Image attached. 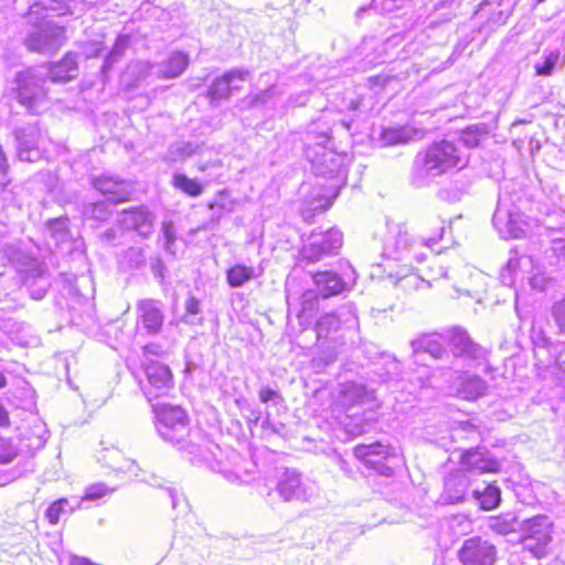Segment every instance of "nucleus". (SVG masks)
I'll use <instances>...</instances> for the list:
<instances>
[{"label": "nucleus", "instance_id": "1", "mask_svg": "<svg viewBox=\"0 0 565 565\" xmlns=\"http://www.w3.org/2000/svg\"><path fill=\"white\" fill-rule=\"evenodd\" d=\"M302 142L303 153L307 160L311 162L313 172L330 180L329 190L332 200H334L341 186L345 183L347 156L328 146L330 143L329 131L328 129H320L317 122L309 126L302 137Z\"/></svg>", "mask_w": 565, "mask_h": 565}, {"label": "nucleus", "instance_id": "2", "mask_svg": "<svg viewBox=\"0 0 565 565\" xmlns=\"http://www.w3.org/2000/svg\"><path fill=\"white\" fill-rule=\"evenodd\" d=\"M468 164V154L449 140L433 142L415 157L412 183L418 188L428 184L429 180L449 172L461 170Z\"/></svg>", "mask_w": 565, "mask_h": 565}, {"label": "nucleus", "instance_id": "3", "mask_svg": "<svg viewBox=\"0 0 565 565\" xmlns=\"http://www.w3.org/2000/svg\"><path fill=\"white\" fill-rule=\"evenodd\" d=\"M26 19L32 25L24 39L29 51L51 54L60 50L64 41V29L46 20V15L42 13V3H32Z\"/></svg>", "mask_w": 565, "mask_h": 565}, {"label": "nucleus", "instance_id": "4", "mask_svg": "<svg viewBox=\"0 0 565 565\" xmlns=\"http://www.w3.org/2000/svg\"><path fill=\"white\" fill-rule=\"evenodd\" d=\"M153 413L156 415V429L162 439L180 445L181 448L188 449L190 454H198L199 446L193 441L185 443V438L190 436L189 417L183 408L180 406H172L168 404L153 405Z\"/></svg>", "mask_w": 565, "mask_h": 565}, {"label": "nucleus", "instance_id": "5", "mask_svg": "<svg viewBox=\"0 0 565 565\" xmlns=\"http://www.w3.org/2000/svg\"><path fill=\"white\" fill-rule=\"evenodd\" d=\"M342 246V233L337 228L312 232L300 249V262L316 264L326 257L338 254Z\"/></svg>", "mask_w": 565, "mask_h": 565}, {"label": "nucleus", "instance_id": "6", "mask_svg": "<svg viewBox=\"0 0 565 565\" xmlns=\"http://www.w3.org/2000/svg\"><path fill=\"white\" fill-rule=\"evenodd\" d=\"M44 75L40 71L29 70L17 76L18 100L31 114H40L46 106Z\"/></svg>", "mask_w": 565, "mask_h": 565}, {"label": "nucleus", "instance_id": "7", "mask_svg": "<svg viewBox=\"0 0 565 565\" xmlns=\"http://www.w3.org/2000/svg\"><path fill=\"white\" fill-rule=\"evenodd\" d=\"M525 533L523 544L537 558L545 556L546 548L552 541L553 523L546 515H535L523 521Z\"/></svg>", "mask_w": 565, "mask_h": 565}, {"label": "nucleus", "instance_id": "8", "mask_svg": "<svg viewBox=\"0 0 565 565\" xmlns=\"http://www.w3.org/2000/svg\"><path fill=\"white\" fill-rule=\"evenodd\" d=\"M458 558L461 565H494L497 547L489 540L472 536L462 543Z\"/></svg>", "mask_w": 565, "mask_h": 565}, {"label": "nucleus", "instance_id": "9", "mask_svg": "<svg viewBox=\"0 0 565 565\" xmlns=\"http://www.w3.org/2000/svg\"><path fill=\"white\" fill-rule=\"evenodd\" d=\"M13 135L19 159L28 162L36 161L40 158L39 145L42 139L38 122L15 128Z\"/></svg>", "mask_w": 565, "mask_h": 565}, {"label": "nucleus", "instance_id": "10", "mask_svg": "<svg viewBox=\"0 0 565 565\" xmlns=\"http://www.w3.org/2000/svg\"><path fill=\"white\" fill-rule=\"evenodd\" d=\"M445 227L440 226L438 235L427 238H414L407 232H399L395 238L396 257L403 260L416 259L418 263L423 262L424 254L418 253V246H427L433 248L441 238Z\"/></svg>", "mask_w": 565, "mask_h": 565}, {"label": "nucleus", "instance_id": "11", "mask_svg": "<svg viewBox=\"0 0 565 565\" xmlns=\"http://www.w3.org/2000/svg\"><path fill=\"white\" fill-rule=\"evenodd\" d=\"M145 372L148 380L145 395L149 401L167 395L173 387L172 373L167 365L159 362H149Z\"/></svg>", "mask_w": 565, "mask_h": 565}, {"label": "nucleus", "instance_id": "12", "mask_svg": "<svg viewBox=\"0 0 565 565\" xmlns=\"http://www.w3.org/2000/svg\"><path fill=\"white\" fill-rule=\"evenodd\" d=\"M355 324V308L353 305H345L334 313L329 312L322 315L316 322V333L318 341L328 339L331 334L335 333L341 326V322Z\"/></svg>", "mask_w": 565, "mask_h": 565}, {"label": "nucleus", "instance_id": "13", "mask_svg": "<svg viewBox=\"0 0 565 565\" xmlns=\"http://www.w3.org/2000/svg\"><path fill=\"white\" fill-rule=\"evenodd\" d=\"M154 216L145 206L124 210L119 215L122 228L135 231L139 236L148 238L153 232Z\"/></svg>", "mask_w": 565, "mask_h": 565}, {"label": "nucleus", "instance_id": "14", "mask_svg": "<svg viewBox=\"0 0 565 565\" xmlns=\"http://www.w3.org/2000/svg\"><path fill=\"white\" fill-rule=\"evenodd\" d=\"M501 204L500 198L499 206L492 217L495 228L505 238H520L524 236L527 231V224L524 222L523 216L520 213L504 211Z\"/></svg>", "mask_w": 565, "mask_h": 565}, {"label": "nucleus", "instance_id": "15", "mask_svg": "<svg viewBox=\"0 0 565 565\" xmlns=\"http://www.w3.org/2000/svg\"><path fill=\"white\" fill-rule=\"evenodd\" d=\"M460 463L468 471L479 473H495L501 470L502 463L495 459L486 448H470L460 456Z\"/></svg>", "mask_w": 565, "mask_h": 565}, {"label": "nucleus", "instance_id": "16", "mask_svg": "<svg viewBox=\"0 0 565 565\" xmlns=\"http://www.w3.org/2000/svg\"><path fill=\"white\" fill-rule=\"evenodd\" d=\"M138 321L147 334H157L161 331L164 315L160 301L153 299L140 300L137 306Z\"/></svg>", "mask_w": 565, "mask_h": 565}, {"label": "nucleus", "instance_id": "17", "mask_svg": "<svg viewBox=\"0 0 565 565\" xmlns=\"http://www.w3.org/2000/svg\"><path fill=\"white\" fill-rule=\"evenodd\" d=\"M277 491L284 501H308L312 495V489L305 484L301 476L294 470H287L277 484Z\"/></svg>", "mask_w": 565, "mask_h": 565}, {"label": "nucleus", "instance_id": "18", "mask_svg": "<svg viewBox=\"0 0 565 565\" xmlns=\"http://www.w3.org/2000/svg\"><path fill=\"white\" fill-rule=\"evenodd\" d=\"M249 72L246 70H231L223 76L214 79L210 86L206 96L210 98L212 105H217L221 100L228 99L233 89H238V86L233 85L235 81H245Z\"/></svg>", "mask_w": 565, "mask_h": 565}, {"label": "nucleus", "instance_id": "19", "mask_svg": "<svg viewBox=\"0 0 565 565\" xmlns=\"http://www.w3.org/2000/svg\"><path fill=\"white\" fill-rule=\"evenodd\" d=\"M93 186L114 203L128 201L132 194V186L129 182L114 175L102 174L93 179Z\"/></svg>", "mask_w": 565, "mask_h": 565}, {"label": "nucleus", "instance_id": "20", "mask_svg": "<svg viewBox=\"0 0 565 565\" xmlns=\"http://www.w3.org/2000/svg\"><path fill=\"white\" fill-rule=\"evenodd\" d=\"M288 313H294L301 326L310 324L312 316L317 310L318 299L312 290H306L299 299H292L289 294L286 296Z\"/></svg>", "mask_w": 565, "mask_h": 565}, {"label": "nucleus", "instance_id": "21", "mask_svg": "<svg viewBox=\"0 0 565 565\" xmlns=\"http://www.w3.org/2000/svg\"><path fill=\"white\" fill-rule=\"evenodd\" d=\"M354 456L363 461L366 466L381 469L382 459H386L393 455V449L388 445L382 443H372L369 445L360 444L353 449Z\"/></svg>", "mask_w": 565, "mask_h": 565}, {"label": "nucleus", "instance_id": "22", "mask_svg": "<svg viewBox=\"0 0 565 565\" xmlns=\"http://www.w3.org/2000/svg\"><path fill=\"white\" fill-rule=\"evenodd\" d=\"M469 478L466 473L457 471L445 479L443 498L447 503L455 504L466 499L469 489Z\"/></svg>", "mask_w": 565, "mask_h": 565}, {"label": "nucleus", "instance_id": "23", "mask_svg": "<svg viewBox=\"0 0 565 565\" xmlns=\"http://www.w3.org/2000/svg\"><path fill=\"white\" fill-rule=\"evenodd\" d=\"M413 352L418 354L420 352L428 353L436 360H443L448 356V351L443 344V338L438 333L424 334L411 342Z\"/></svg>", "mask_w": 565, "mask_h": 565}, {"label": "nucleus", "instance_id": "24", "mask_svg": "<svg viewBox=\"0 0 565 565\" xmlns=\"http://www.w3.org/2000/svg\"><path fill=\"white\" fill-rule=\"evenodd\" d=\"M312 278L319 295L323 298L339 295L345 287L343 279L334 271H318Z\"/></svg>", "mask_w": 565, "mask_h": 565}, {"label": "nucleus", "instance_id": "25", "mask_svg": "<svg viewBox=\"0 0 565 565\" xmlns=\"http://www.w3.org/2000/svg\"><path fill=\"white\" fill-rule=\"evenodd\" d=\"M449 341L455 355H463L477 359L481 355L482 349L473 343L465 330L455 328L450 331Z\"/></svg>", "mask_w": 565, "mask_h": 565}, {"label": "nucleus", "instance_id": "26", "mask_svg": "<svg viewBox=\"0 0 565 565\" xmlns=\"http://www.w3.org/2000/svg\"><path fill=\"white\" fill-rule=\"evenodd\" d=\"M189 65V57L182 52H173L168 60L154 66L153 73L162 78L180 76Z\"/></svg>", "mask_w": 565, "mask_h": 565}, {"label": "nucleus", "instance_id": "27", "mask_svg": "<svg viewBox=\"0 0 565 565\" xmlns=\"http://www.w3.org/2000/svg\"><path fill=\"white\" fill-rule=\"evenodd\" d=\"M488 390V385L483 379L478 375H465L460 377L457 394L467 401H475L483 396Z\"/></svg>", "mask_w": 565, "mask_h": 565}, {"label": "nucleus", "instance_id": "28", "mask_svg": "<svg viewBox=\"0 0 565 565\" xmlns=\"http://www.w3.org/2000/svg\"><path fill=\"white\" fill-rule=\"evenodd\" d=\"M76 56L68 53L61 62L52 65L43 75L44 77L47 76L53 83H63L74 78L76 76Z\"/></svg>", "mask_w": 565, "mask_h": 565}, {"label": "nucleus", "instance_id": "29", "mask_svg": "<svg viewBox=\"0 0 565 565\" xmlns=\"http://www.w3.org/2000/svg\"><path fill=\"white\" fill-rule=\"evenodd\" d=\"M545 232L550 243V250L556 257L557 264L565 268V227L555 228L546 225Z\"/></svg>", "mask_w": 565, "mask_h": 565}, {"label": "nucleus", "instance_id": "30", "mask_svg": "<svg viewBox=\"0 0 565 565\" xmlns=\"http://www.w3.org/2000/svg\"><path fill=\"white\" fill-rule=\"evenodd\" d=\"M260 275L262 271L257 273L255 267L237 264L227 269L226 280L231 287L238 288Z\"/></svg>", "mask_w": 565, "mask_h": 565}, {"label": "nucleus", "instance_id": "31", "mask_svg": "<svg viewBox=\"0 0 565 565\" xmlns=\"http://www.w3.org/2000/svg\"><path fill=\"white\" fill-rule=\"evenodd\" d=\"M472 497L479 502L482 510L489 511L499 505L501 501V490L497 486L488 484L482 491L473 490Z\"/></svg>", "mask_w": 565, "mask_h": 565}, {"label": "nucleus", "instance_id": "32", "mask_svg": "<svg viewBox=\"0 0 565 565\" xmlns=\"http://www.w3.org/2000/svg\"><path fill=\"white\" fill-rule=\"evenodd\" d=\"M46 228L56 245L64 243L70 238L67 217H57L47 221Z\"/></svg>", "mask_w": 565, "mask_h": 565}, {"label": "nucleus", "instance_id": "33", "mask_svg": "<svg viewBox=\"0 0 565 565\" xmlns=\"http://www.w3.org/2000/svg\"><path fill=\"white\" fill-rule=\"evenodd\" d=\"M172 185L193 198L201 195L203 192V186L198 180L190 179L183 173H175L173 175Z\"/></svg>", "mask_w": 565, "mask_h": 565}, {"label": "nucleus", "instance_id": "34", "mask_svg": "<svg viewBox=\"0 0 565 565\" xmlns=\"http://www.w3.org/2000/svg\"><path fill=\"white\" fill-rule=\"evenodd\" d=\"M99 460L115 471L130 470L134 465L131 460L125 459L121 452L116 448L107 449Z\"/></svg>", "mask_w": 565, "mask_h": 565}, {"label": "nucleus", "instance_id": "35", "mask_svg": "<svg viewBox=\"0 0 565 565\" xmlns=\"http://www.w3.org/2000/svg\"><path fill=\"white\" fill-rule=\"evenodd\" d=\"M518 519L514 513H505L493 516L490 520V527L499 534H508L515 531Z\"/></svg>", "mask_w": 565, "mask_h": 565}, {"label": "nucleus", "instance_id": "36", "mask_svg": "<svg viewBox=\"0 0 565 565\" xmlns=\"http://www.w3.org/2000/svg\"><path fill=\"white\" fill-rule=\"evenodd\" d=\"M561 52L558 50L544 53L543 62L534 65L535 74L539 76H551L558 64Z\"/></svg>", "mask_w": 565, "mask_h": 565}, {"label": "nucleus", "instance_id": "37", "mask_svg": "<svg viewBox=\"0 0 565 565\" xmlns=\"http://www.w3.org/2000/svg\"><path fill=\"white\" fill-rule=\"evenodd\" d=\"M83 214L86 218L106 221L110 216L111 211L108 203L96 202L85 205Z\"/></svg>", "mask_w": 565, "mask_h": 565}, {"label": "nucleus", "instance_id": "38", "mask_svg": "<svg viewBox=\"0 0 565 565\" xmlns=\"http://www.w3.org/2000/svg\"><path fill=\"white\" fill-rule=\"evenodd\" d=\"M220 473L231 483H246L252 479L253 470L236 466L235 469L220 468Z\"/></svg>", "mask_w": 565, "mask_h": 565}, {"label": "nucleus", "instance_id": "39", "mask_svg": "<svg viewBox=\"0 0 565 565\" xmlns=\"http://www.w3.org/2000/svg\"><path fill=\"white\" fill-rule=\"evenodd\" d=\"M127 45L128 39L126 36H120L117 39L116 43L113 46V50L106 56L105 62L102 66L103 73H106L108 70H110L113 65L122 56Z\"/></svg>", "mask_w": 565, "mask_h": 565}, {"label": "nucleus", "instance_id": "40", "mask_svg": "<svg viewBox=\"0 0 565 565\" xmlns=\"http://www.w3.org/2000/svg\"><path fill=\"white\" fill-rule=\"evenodd\" d=\"M122 262H125L130 269L142 267L146 263L143 249L141 247L128 248L122 256Z\"/></svg>", "mask_w": 565, "mask_h": 565}, {"label": "nucleus", "instance_id": "41", "mask_svg": "<svg viewBox=\"0 0 565 565\" xmlns=\"http://www.w3.org/2000/svg\"><path fill=\"white\" fill-rule=\"evenodd\" d=\"M196 150V147L191 142H177L169 149V156L173 161L184 160L191 157Z\"/></svg>", "mask_w": 565, "mask_h": 565}, {"label": "nucleus", "instance_id": "42", "mask_svg": "<svg viewBox=\"0 0 565 565\" xmlns=\"http://www.w3.org/2000/svg\"><path fill=\"white\" fill-rule=\"evenodd\" d=\"M382 139L385 145L393 146L408 142L409 135L405 129L393 128L384 130L382 134Z\"/></svg>", "mask_w": 565, "mask_h": 565}, {"label": "nucleus", "instance_id": "43", "mask_svg": "<svg viewBox=\"0 0 565 565\" xmlns=\"http://www.w3.org/2000/svg\"><path fill=\"white\" fill-rule=\"evenodd\" d=\"M18 448L11 440L0 437V465L12 462L18 456Z\"/></svg>", "mask_w": 565, "mask_h": 565}, {"label": "nucleus", "instance_id": "44", "mask_svg": "<svg viewBox=\"0 0 565 565\" xmlns=\"http://www.w3.org/2000/svg\"><path fill=\"white\" fill-rule=\"evenodd\" d=\"M68 501L66 499H60L53 502L46 510V518L51 524H56L60 521L61 514L66 512L68 508Z\"/></svg>", "mask_w": 565, "mask_h": 565}, {"label": "nucleus", "instance_id": "45", "mask_svg": "<svg viewBox=\"0 0 565 565\" xmlns=\"http://www.w3.org/2000/svg\"><path fill=\"white\" fill-rule=\"evenodd\" d=\"M161 232L164 239V249L167 253L171 254L172 256H175L177 252L174 248L175 245V232L173 228L172 223L170 222H163Z\"/></svg>", "mask_w": 565, "mask_h": 565}, {"label": "nucleus", "instance_id": "46", "mask_svg": "<svg viewBox=\"0 0 565 565\" xmlns=\"http://www.w3.org/2000/svg\"><path fill=\"white\" fill-rule=\"evenodd\" d=\"M482 129L477 126H471L461 132L460 140L468 148H475L480 142Z\"/></svg>", "mask_w": 565, "mask_h": 565}, {"label": "nucleus", "instance_id": "47", "mask_svg": "<svg viewBox=\"0 0 565 565\" xmlns=\"http://www.w3.org/2000/svg\"><path fill=\"white\" fill-rule=\"evenodd\" d=\"M184 308H185L184 321L186 323L194 324L195 323L194 317L201 312L200 300L198 298H195L194 296H190L185 300Z\"/></svg>", "mask_w": 565, "mask_h": 565}, {"label": "nucleus", "instance_id": "48", "mask_svg": "<svg viewBox=\"0 0 565 565\" xmlns=\"http://www.w3.org/2000/svg\"><path fill=\"white\" fill-rule=\"evenodd\" d=\"M552 315L562 333H565V296L554 303Z\"/></svg>", "mask_w": 565, "mask_h": 565}, {"label": "nucleus", "instance_id": "49", "mask_svg": "<svg viewBox=\"0 0 565 565\" xmlns=\"http://www.w3.org/2000/svg\"><path fill=\"white\" fill-rule=\"evenodd\" d=\"M345 395L355 403H362L367 395V391L363 385L350 384L347 386Z\"/></svg>", "mask_w": 565, "mask_h": 565}, {"label": "nucleus", "instance_id": "50", "mask_svg": "<svg viewBox=\"0 0 565 565\" xmlns=\"http://www.w3.org/2000/svg\"><path fill=\"white\" fill-rule=\"evenodd\" d=\"M109 492V489L104 483H96L87 487L85 491L86 500H96L103 498Z\"/></svg>", "mask_w": 565, "mask_h": 565}, {"label": "nucleus", "instance_id": "51", "mask_svg": "<svg viewBox=\"0 0 565 565\" xmlns=\"http://www.w3.org/2000/svg\"><path fill=\"white\" fill-rule=\"evenodd\" d=\"M550 284H552L551 278L542 273L533 275L530 279L531 287L540 291L546 290Z\"/></svg>", "mask_w": 565, "mask_h": 565}, {"label": "nucleus", "instance_id": "52", "mask_svg": "<svg viewBox=\"0 0 565 565\" xmlns=\"http://www.w3.org/2000/svg\"><path fill=\"white\" fill-rule=\"evenodd\" d=\"M52 3L47 6H42V13L45 11L52 10L57 11L58 14H65L70 11V2L72 0H51Z\"/></svg>", "mask_w": 565, "mask_h": 565}, {"label": "nucleus", "instance_id": "53", "mask_svg": "<svg viewBox=\"0 0 565 565\" xmlns=\"http://www.w3.org/2000/svg\"><path fill=\"white\" fill-rule=\"evenodd\" d=\"M25 274V279L41 277L44 274L43 266L35 259H32L28 268H20Z\"/></svg>", "mask_w": 565, "mask_h": 565}, {"label": "nucleus", "instance_id": "54", "mask_svg": "<svg viewBox=\"0 0 565 565\" xmlns=\"http://www.w3.org/2000/svg\"><path fill=\"white\" fill-rule=\"evenodd\" d=\"M274 92H275V87L271 86L268 89L263 90L259 94L252 96L250 100H249V105L257 106L260 104H266L268 102V99L273 97Z\"/></svg>", "mask_w": 565, "mask_h": 565}, {"label": "nucleus", "instance_id": "55", "mask_svg": "<svg viewBox=\"0 0 565 565\" xmlns=\"http://www.w3.org/2000/svg\"><path fill=\"white\" fill-rule=\"evenodd\" d=\"M458 4L456 2L446 1V0H438L435 4V10L440 9H450V11L446 14V20L449 21L454 17H456V12L454 9H457Z\"/></svg>", "mask_w": 565, "mask_h": 565}, {"label": "nucleus", "instance_id": "56", "mask_svg": "<svg viewBox=\"0 0 565 565\" xmlns=\"http://www.w3.org/2000/svg\"><path fill=\"white\" fill-rule=\"evenodd\" d=\"M9 170L8 158L3 151L2 146L0 145V183L6 184V177Z\"/></svg>", "mask_w": 565, "mask_h": 565}, {"label": "nucleus", "instance_id": "57", "mask_svg": "<svg viewBox=\"0 0 565 565\" xmlns=\"http://www.w3.org/2000/svg\"><path fill=\"white\" fill-rule=\"evenodd\" d=\"M276 396H277V392L269 387H263L259 391V399L263 403H268L269 401L274 399Z\"/></svg>", "mask_w": 565, "mask_h": 565}, {"label": "nucleus", "instance_id": "58", "mask_svg": "<svg viewBox=\"0 0 565 565\" xmlns=\"http://www.w3.org/2000/svg\"><path fill=\"white\" fill-rule=\"evenodd\" d=\"M100 238L106 243L115 244L118 238V231L115 228H108L100 235Z\"/></svg>", "mask_w": 565, "mask_h": 565}, {"label": "nucleus", "instance_id": "59", "mask_svg": "<svg viewBox=\"0 0 565 565\" xmlns=\"http://www.w3.org/2000/svg\"><path fill=\"white\" fill-rule=\"evenodd\" d=\"M431 271H434L433 279L448 277L447 268L445 266H443L441 264H436L435 267L431 268Z\"/></svg>", "mask_w": 565, "mask_h": 565}, {"label": "nucleus", "instance_id": "60", "mask_svg": "<svg viewBox=\"0 0 565 565\" xmlns=\"http://www.w3.org/2000/svg\"><path fill=\"white\" fill-rule=\"evenodd\" d=\"M143 353L147 354H153L159 355L160 354V347L158 344L151 343L143 347Z\"/></svg>", "mask_w": 565, "mask_h": 565}, {"label": "nucleus", "instance_id": "61", "mask_svg": "<svg viewBox=\"0 0 565 565\" xmlns=\"http://www.w3.org/2000/svg\"><path fill=\"white\" fill-rule=\"evenodd\" d=\"M335 356H337V353L332 352V353H329L326 358H323V356L315 358L313 362L318 363L320 361H323L324 364H328V363L334 361Z\"/></svg>", "mask_w": 565, "mask_h": 565}, {"label": "nucleus", "instance_id": "62", "mask_svg": "<svg viewBox=\"0 0 565 565\" xmlns=\"http://www.w3.org/2000/svg\"><path fill=\"white\" fill-rule=\"evenodd\" d=\"M168 492H169V495H170V499H171L172 508L177 509L178 503H179V497H178L177 490L175 489H169Z\"/></svg>", "mask_w": 565, "mask_h": 565}, {"label": "nucleus", "instance_id": "63", "mask_svg": "<svg viewBox=\"0 0 565 565\" xmlns=\"http://www.w3.org/2000/svg\"><path fill=\"white\" fill-rule=\"evenodd\" d=\"M556 363L565 372V349L559 352L558 356L556 358Z\"/></svg>", "mask_w": 565, "mask_h": 565}, {"label": "nucleus", "instance_id": "64", "mask_svg": "<svg viewBox=\"0 0 565 565\" xmlns=\"http://www.w3.org/2000/svg\"><path fill=\"white\" fill-rule=\"evenodd\" d=\"M339 465H340L341 470H343L345 473L350 472V470L348 468V462L344 459L339 458Z\"/></svg>", "mask_w": 565, "mask_h": 565}]
</instances>
